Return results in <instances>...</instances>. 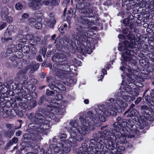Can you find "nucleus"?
Returning a JSON list of instances; mask_svg holds the SVG:
<instances>
[{
  "label": "nucleus",
  "mask_w": 154,
  "mask_h": 154,
  "mask_svg": "<svg viewBox=\"0 0 154 154\" xmlns=\"http://www.w3.org/2000/svg\"><path fill=\"white\" fill-rule=\"evenodd\" d=\"M96 9V8L94 7L88 8V14H89L88 16L89 17H91L95 16Z\"/></svg>",
  "instance_id": "obj_27"
},
{
  "label": "nucleus",
  "mask_w": 154,
  "mask_h": 154,
  "mask_svg": "<svg viewBox=\"0 0 154 154\" xmlns=\"http://www.w3.org/2000/svg\"><path fill=\"white\" fill-rule=\"evenodd\" d=\"M26 39H27V40H30V42L31 43L32 42L34 37L33 35L32 34H29L27 35L26 36Z\"/></svg>",
  "instance_id": "obj_42"
},
{
  "label": "nucleus",
  "mask_w": 154,
  "mask_h": 154,
  "mask_svg": "<svg viewBox=\"0 0 154 154\" xmlns=\"http://www.w3.org/2000/svg\"><path fill=\"white\" fill-rule=\"evenodd\" d=\"M118 95L120 97L122 98L127 102H130L133 100L135 99V97L134 96H130L127 95L125 91H120L118 94Z\"/></svg>",
  "instance_id": "obj_19"
},
{
  "label": "nucleus",
  "mask_w": 154,
  "mask_h": 154,
  "mask_svg": "<svg viewBox=\"0 0 154 154\" xmlns=\"http://www.w3.org/2000/svg\"><path fill=\"white\" fill-rule=\"evenodd\" d=\"M28 20L29 25L32 26L34 25V23L36 21L35 19L33 18H30Z\"/></svg>",
  "instance_id": "obj_40"
},
{
  "label": "nucleus",
  "mask_w": 154,
  "mask_h": 154,
  "mask_svg": "<svg viewBox=\"0 0 154 154\" xmlns=\"http://www.w3.org/2000/svg\"><path fill=\"white\" fill-rule=\"evenodd\" d=\"M30 48L29 46L25 45L22 47V51L24 53H27L30 51Z\"/></svg>",
  "instance_id": "obj_36"
},
{
  "label": "nucleus",
  "mask_w": 154,
  "mask_h": 154,
  "mask_svg": "<svg viewBox=\"0 0 154 154\" xmlns=\"http://www.w3.org/2000/svg\"><path fill=\"white\" fill-rule=\"evenodd\" d=\"M49 148L44 154H57L61 151L62 147H58L55 144H50Z\"/></svg>",
  "instance_id": "obj_16"
},
{
  "label": "nucleus",
  "mask_w": 154,
  "mask_h": 154,
  "mask_svg": "<svg viewBox=\"0 0 154 154\" xmlns=\"http://www.w3.org/2000/svg\"><path fill=\"white\" fill-rule=\"evenodd\" d=\"M29 82L31 84H36L38 83V81L34 79H31L29 80Z\"/></svg>",
  "instance_id": "obj_47"
},
{
  "label": "nucleus",
  "mask_w": 154,
  "mask_h": 154,
  "mask_svg": "<svg viewBox=\"0 0 154 154\" xmlns=\"http://www.w3.org/2000/svg\"><path fill=\"white\" fill-rule=\"evenodd\" d=\"M22 45L21 44H18L16 45L15 47L16 48V52L17 51V50H20L22 48Z\"/></svg>",
  "instance_id": "obj_54"
},
{
  "label": "nucleus",
  "mask_w": 154,
  "mask_h": 154,
  "mask_svg": "<svg viewBox=\"0 0 154 154\" xmlns=\"http://www.w3.org/2000/svg\"><path fill=\"white\" fill-rule=\"evenodd\" d=\"M54 101V100H53L52 102L50 103V105L48 106L47 109L48 111H42V109H39L36 111L35 116H42L43 114L46 116L52 114L63 115V111L59 109L61 108L60 107V104Z\"/></svg>",
  "instance_id": "obj_7"
},
{
  "label": "nucleus",
  "mask_w": 154,
  "mask_h": 154,
  "mask_svg": "<svg viewBox=\"0 0 154 154\" xmlns=\"http://www.w3.org/2000/svg\"><path fill=\"white\" fill-rule=\"evenodd\" d=\"M17 121L19 122L20 124L19 126L16 127V128L19 129L21 127V124H22V121L21 120L18 119L17 120Z\"/></svg>",
  "instance_id": "obj_61"
},
{
  "label": "nucleus",
  "mask_w": 154,
  "mask_h": 154,
  "mask_svg": "<svg viewBox=\"0 0 154 154\" xmlns=\"http://www.w3.org/2000/svg\"><path fill=\"white\" fill-rule=\"evenodd\" d=\"M106 128V126H102L101 128V131L93 134V138L90 140V142L91 143V146L97 147L98 151L101 152V154H106L108 151L109 154H122V152L125 149L124 147L120 146L117 143L116 144L112 141H109L106 143L101 140V139L110 140L111 131L112 129Z\"/></svg>",
  "instance_id": "obj_2"
},
{
  "label": "nucleus",
  "mask_w": 154,
  "mask_h": 154,
  "mask_svg": "<svg viewBox=\"0 0 154 154\" xmlns=\"http://www.w3.org/2000/svg\"><path fill=\"white\" fill-rule=\"evenodd\" d=\"M45 117H49L50 118L53 119V120L56 122H58L60 121V118L57 117H59L60 116H45Z\"/></svg>",
  "instance_id": "obj_43"
},
{
  "label": "nucleus",
  "mask_w": 154,
  "mask_h": 154,
  "mask_svg": "<svg viewBox=\"0 0 154 154\" xmlns=\"http://www.w3.org/2000/svg\"><path fill=\"white\" fill-rule=\"evenodd\" d=\"M6 52L9 54H11L13 52H16L15 45L14 44H12L9 46Z\"/></svg>",
  "instance_id": "obj_29"
},
{
  "label": "nucleus",
  "mask_w": 154,
  "mask_h": 154,
  "mask_svg": "<svg viewBox=\"0 0 154 154\" xmlns=\"http://www.w3.org/2000/svg\"><path fill=\"white\" fill-rule=\"evenodd\" d=\"M47 95H52L54 94V92L51 91H50L48 89H47L46 91Z\"/></svg>",
  "instance_id": "obj_50"
},
{
  "label": "nucleus",
  "mask_w": 154,
  "mask_h": 154,
  "mask_svg": "<svg viewBox=\"0 0 154 154\" xmlns=\"http://www.w3.org/2000/svg\"><path fill=\"white\" fill-rule=\"evenodd\" d=\"M75 133H71L70 137L69 138V143H67L65 145H63L62 147V151L65 154L68 153L71 150V147H75L77 146V141H81L84 138L81 135L77 137Z\"/></svg>",
  "instance_id": "obj_10"
},
{
  "label": "nucleus",
  "mask_w": 154,
  "mask_h": 154,
  "mask_svg": "<svg viewBox=\"0 0 154 154\" xmlns=\"http://www.w3.org/2000/svg\"><path fill=\"white\" fill-rule=\"evenodd\" d=\"M31 50L33 54H35L37 52V51L35 47H32Z\"/></svg>",
  "instance_id": "obj_62"
},
{
  "label": "nucleus",
  "mask_w": 154,
  "mask_h": 154,
  "mask_svg": "<svg viewBox=\"0 0 154 154\" xmlns=\"http://www.w3.org/2000/svg\"><path fill=\"white\" fill-rule=\"evenodd\" d=\"M90 116H80L79 118L80 121L84 125L82 127H79L78 130L79 132L82 131L81 134L85 135L89 132V130H94L96 127H99L102 125V123L99 121L96 122ZM79 134L81 133H79Z\"/></svg>",
  "instance_id": "obj_6"
},
{
  "label": "nucleus",
  "mask_w": 154,
  "mask_h": 154,
  "mask_svg": "<svg viewBox=\"0 0 154 154\" xmlns=\"http://www.w3.org/2000/svg\"><path fill=\"white\" fill-rule=\"evenodd\" d=\"M51 2V4L54 5H58L59 3H60V0H52Z\"/></svg>",
  "instance_id": "obj_48"
},
{
  "label": "nucleus",
  "mask_w": 154,
  "mask_h": 154,
  "mask_svg": "<svg viewBox=\"0 0 154 154\" xmlns=\"http://www.w3.org/2000/svg\"><path fill=\"white\" fill-rule=\"evenodd\" d=\"M34 26L36 29H40L42 28V24L41 23L38 22L36 23Z\"/></svg>",
  "instance_id": "obj_44"
},
{
  "label": "nucleus",
  "mask_w": 154,
  "mask_h": 154,
  "mask_svg": "<svg viewBox=\"0 0 154 154\" xmlns=\"http://www.w3.org/2000/svg\"><path fill=\"white\" fill-rule=\"evenodd\" d=\"M40 38L39 36L35 35L33 37V41L31 44L32 45L35 46L37 44V42L40 41Z\"/></svg>",
  "instance_id": "obj_30"
},
{
  "label": "nucleus",
  "mask_w": 154,
  "mask_h": 154,
  "mask_svg": "<svg viewBox=\"0 0 154 154\" xmlns=\"http://www.w3.org/2000/svg\"><path fill=\"white\" fill-rule=\"evenodd\" d=\"M12 65L14 67H17L18 68L22 66V63L19 59L12 62Z\"/></svg>",
  "instance_id": "obj_28"
},
{
  "label": "nucleus",
  "mask_w": 154,
  "mask_h": 154,
  "mask_svg": "<svg viewBox=\"0 0 154 154\" xmlns=\"http://www.w3.org/2000/svg\"><path fill=\"white\" fill-rule=\"evenodd\" d=\"M16 28V26L13 25L9 26L5 32V35H11L12 33L15 31Z\"/></svg>",
  "instance_id": "obj_24"
},
{
  "label": "nucleus",
  "mask_w": 154,
  "mask_h": 154,
  "mask_svg": "<svg viewBox=\"0 0 154 154\" xmlns=\"http://www.w3.org/2000/svg\"><path fill=\"white\" fill-rule=\"evenodd\" d=\"M144 98L145 100L149 103V105L151 109L153 107L154 108V95L151 94V95H147Z\"/></svg>",
  "instance_id": "obj_20"
},
{
  "label": "nucleus",
  "mask_w": 154,
  "mask_h": 154,
  "mask_svg": "<svg viewBox=\"0 0 154 154\" xmlns=\"http://www.w3.org/2000/svg\"><path fill=\"white\" fill-rule=\"evenodd\" d=\"M37 59L38 61L40 62H42V57L40 55H38L37 56Z\"/></svg>",
  "instance_id": "obj_64"
},
{
  "label": "nucleus",
  "mask_w": 154,
  "mask_h": 154,
  "mask_svg": "<svg viewBox=\"0 0 154 154\" xmlns=\"http://www.w3.org/2000/svg\"><path fill=\"white\" fill-rule=\"evenodd\" d=\"M6 19V20L7 22L9 23H11L13 21V18L10 16L7 17Z\"/></svg>",
  "instance_id": "obj_51"
},
{
  "label": "nucleus",
  "mask_w": 154,
  "mask_h": 154,
  "mask_svg": "<svg viewBox=\"0 0 154 154\" xmlns=\"http://www.w3.org/2000/svg\"><path fill=\"white\" fill-rule=\"evenodd\" d=\"M79 11L82 14H86L87 13L88 14V8H82Z\"/></svg>",
  "instance_id": "obj_52"
},
{
  "label": "nucleus",
  "mask_w": 154,
  "mask_h": 154,
  "mask_svg": "<svg viewBox=\"0 0 154 154\" xmlns=\"http://www.w3.org/2000/svg\"><path fill=\"white\" fill-rule=\"evenodd\" d=\"M135 77L134 78L133 75H131L127 79V81L126 83L125 82H123L122 85H124L123 87V90L125 92L130 94L131 92L132 89L135 88Z\"/></svg>",
  "instance_id": "obj_14"
},
{
  "label": "nucleus",
  "mask_w": 154,
  "mask_h": 154,
  "mask_svg": "<svg viewBox=\"0 0 154 154\" xmlns=\"http://www.w3.org/2000/svg\"><path fill=\"white\" fill-rule=\"evenodd\" d=\"M138 112L136 110L133 109L131 110L130 114L128 115L127 116H137Z\"/></svg>",
  "instance_id": "obj_41"
},
{
  "label": "nucleus",
  "mask_w": 154,
  "mask_h": 154,
  "mask_svg": "<svg viewBox=\"0 0 154 154\" xmlns=\"http://www.w3.org/2000/svg\"><path fill=\"white\" fill-rule=\"evenodd\" d=\"M45 97L44 96H42L38 101V104L40 105L42 104L43 103L44 100H45Z\"/></svg>",
  "instance_id": "obj_49"
},
{
  "label": "nucleus",
  "mask_w": 154,
  "mask_h": 154,
  "mask_svg": "<svg viewBox=\"0 0 154 154\" xmlns=\"http://www.w3.org/2000/svg\"><path fill=\"white\" fill-rule=\"evenodd\" d=\"M70 53L64 52L63 54H58L53 56L52 60L57 62H62L61 63H55L53 66V69L55 74L59 77H64L66 78V82L69 84L73 83L74 80L70 75L69 72L71 70L69 68V62L66 61V57H70Z\"/></svg>",
  "instance_id": "obj_4"
},
{
  "label": "nucleus",
  "mask_w": 154,
  "mask_h": 154,
  "mask_svg": "<svg viewBox=\"0 0 154 154\" xmlns=\"http://www.w3.org/2000/svg\"><path fill=\"white\" fill-rule=\"evenodd\" d=\"M9 14L8 8L7 7H4L2 9L1 15L3 20H5L6 17Z\"/></svg>",
  "instance_id": "obj_23"
},
{
  "label": "nucleus",
  "mask_w": 154,
  "mask_h": 154,
  "mask_svg": "<svg viewBox=\"0 0 154 154\" xmlns=\"http://www.w3.org/2000/svg\"><path fill=\"white\" fill-rule=\"evenodd\" d=\"M130 94L132 96H137L139 94V93L137 91L132 90Z\"/></svg>",
  "instance_id": "obj_46"
},
{
  "label": "nucleus",
  "mask_w": 154,
  "mask_h": 154,
  "mask_svg": "<svg viewBox=\"0 0 154 154\" xmlns=\"http://www.w3.org/2000/svg\"><path fill=\"white\" fill-rule=\"evenodd\" d=\"M128 41L125 43V47L122 46L118 48V49L120 51H123L124 48L127 51L125 52L127 55L134 56L135 53V51L132 50L133 48H140V45H138L139 42H135V37L132 35H130L128 36Z\"/></svg>",
  "instance_id": "obj_8"
},
{
  "label": "nucleus",
  "mask_w": 154,
  "mask_h": 154,
  "mask_svg": "<svg viewBox=\"0 0 154 154\" xmlns=\"http://www.w3.org/2000/svg\"><path fill=\"white\" fill-rule=\"evenodd\" d=\"M27 40L26 39V36H25V37H23L22 38H20L19 39V41L20 42H26L27 41Z\"/></svg>",
  "instance_id": "obj_59"
},
{
  "label": "nucleus",
  "mask_w": 154,
  "mask_h": 154,
  "mask_svg": "<svg viewBox=\"0 0 154 154\" xmlns=\"http://www.w3.org/2000/svg\"><path fill=\"white\" fill-rule=\"evenodd\" d=\"M31 65L32 66H31V69L30 70L31 73L33 72L34 71L36 70L39 67V65L38 64H35L34 63H31Z\"/></svg>",
  "instance_id": "obj_34"
},
{
  "label": "nucleus",
  "mask_w": 154,
  "mask_h": 154,
  "mask_svg": "<svg viewBox=\"0 0 154 154\" xmlns=\"http://www.w3.org/2000/svg\"><path fill=\"white\" fill-rule=\"evenodd\" d=\"M133 118H134L136 123L141 129H143L145 127L148 126V121H153L154 118L152 116H127Z\"/></svg>",
  "instance_id": "obj_11"
},
{
  "label": "nucleus",
  "mask_w": 154,
  "mask_h": 154,
  "mask_svg": "<svg viewBox=\"0 0 154 154\" xmlns=\"http://www.w3.org/2000/svg\"><path fill=\"white\" fill-rule=\"evenodd\" d=\"M27 116L28 119H32L33 122L38 124L44 130H48L50 128V122L45 119L44 116Z\"/></svg>",
  "instance_id": "obj_12"
},
{
  "label": "nucleus",
  "mask_w": 154,
  "mask_h": 154,
  "mask_svg": "<svg viewBox=\"0 0 154 154\" xmlns=\"http://www.w3.org/2000/svg\"><path fill=\"white\" fill-rule=\"evenodd\" d=\"M122 57L121 58V60H123L124 61H128L131 63L134 61V60L131 57H123L122 55Z\"/></svg>",
  "instance_id": "obj_37"
},
{
  "label": "nucleus",
  "mask_w": 154,
  "mask_h": 154,
  "mask_svg": "<svg viewBox=\"0 0 154 154\" xmlns=\"http://www.w3.org/2000/svg\"><path fill=\"white\" fill-rule=\"evenodd\" d=\"M32 66V65H31V64H30L29 65L26 66L24 68L23 70H20V71L18 72L17 73V75L18 76H20L22 75V73H26L29 69H31V66Z\"/></svg>",
  "instance_id": "obj_25"
},
{
  "label": "nucleus",
  "mask_w": 154,
  "mask_h": 154,
  "mask_svg": "<svg viewBox=\"0 0 154 154\" xmlns=\"http://www.w3.org/2000/svg\"><path fill=\"white\" fill-rule=\"evenodd\" d=\"M47 81L49 83V87L52 89L54 91H57V89L59 90L64 91L66 90V88L62 84L53 81L51 77H48L47 78Z\"/></svg>",
  "instance_id": "obj_15"
},
{
  "label": "nucleus",
  "mask_w": 154,
  "mask_h": 154,
  "mask_svg": "<svg viewBox=\"0 0 154 154\" xmlns=\"http://www.w3.org/2000/svg\"><path fill=\"white\" fill-rule=\"evenodd\" d=\"M56 22V20L52 14L50 15L47 23L48 25L51 28H53Z\"/></svg>",
  "instance_id": "obj_22"
},
{
  "label": "nucleus",
  "mask_w": 154,
  "mask_h": 154,
  "mask_svg": "<svg viewBox=\"0 0 154 154\" xmlns=\"http://www.w3.org/2000/svg\"><path fill=\"white\" fill-rule=\"evenodd\" d=\"M7 26V23L5 22L0 23V30L2 29Z\"/></svg>",
  "instance_id": "obj_53"
},
{
  "label": "nucleus",
  "mask_w": 154,
  "mask_h": 154,
  "mask_svg": "<svg viewBox=\"0 0 154 154\" xmlns=\"http://www.w3.org/2000/svg\"><path fill=\"white\" fill-rule=\"evenodd\" d=\"M108 102L105 104L99 105L98 108L87 112L88 116H116V111L119 109H122L128 106V104L122 100H116L113 98H110Z\"/></svg>",
  "instance_id": "obj_5"
},
{
  "label": "nucleus",
  "mask_w": 154,
  "mask_h": 154,
  "mask_svg": "<svg viewBox=\"0 0 154 154\" xmlns=\"http://www.w3.org/2000/svg\"><path fill=\"white\" fill-rule=\"evenodd\" d=\"M32 66V65H31V64H30L29 65L26 66L24 68L23 70H20V71L18 72L17 73V75L18 76H20L22 75V73H26L29 69H31V66Z\"/></svg>",
  "instance_id": "obj_26"
},
{
  "label": "nucleus",
  "mask_w": 154,
  "mask_h": 154,
  "mask_svg": "<svg viewBox=\"0 0 154 154\" xmlns=\"http://www.w3.org/2000/svg\"><path fill=\"white\" fill-rule=\"evenodd\" d=\"M66 137V134L64 133H62L59 135V137L60 139L65 138Z\"/></svg>",
  "instance_id": "obj_56"
},
{
  "label": "nucleus",
  "mask_w": 154,
  "mask_h": 154,
  "mask_svg": "<svg viewBox=\"0 0 154 154\" xmlns=\"http://www.w3.org/2000/svg\"><path fill=\"white\" fill-rule=\"evenodd\" d=\"M22 132L20 130H18L15 134V135L17 136H19L21 134Z\"/></svg>",
  "instance_id": "obj_63"
},
{
  "label": "nucleus",
  "mask_w": 154,
  "mask_h": 154,
  "mask_svg": "<svg viewBox=\"0 0 154 154\" xmlns=\"http://www.w3.org/2000/svg\"><path fill=\"white\" fill-rule=\"evenodd\" d=\"M37 140V137L35 134H31L30 135L27 134H24L20 144L21 146L20 150L22 151L25 150L26 147L33 148L35 147L34 142Z\"/></svg>",
  "instance_id": "obj_9"
},
{
  "label": "nucleus",
  "mask_w": 154,
  "mask_h": 154,
  "mask_svg": "<svg viewBox=\"0 0 154 154\" xmlns=\"http://www.w3.org/2000/svg\"><path fill=\"white\" fill-rule=\"evenodd\" d=\"M21 17L23 19H26L29 18V15L27 13H24L22 15Z\"/></svg>",
  "instance_id": "obj_57"
},
{
  "label": "nucleus",
  "mask_w": 154,
  "mask_h": 154,
  "mask_svg": "<svg viewBox=\"0 0 154 154\" xmlns=\"http://www.w3.org/2000/svg\"><path fill=\"white\" fill-rule=\"evenodd\" d=\"M14 133V131L12 130H8L6 132V137L8 138H10L13 135Z\"/></svg>",
  "instance_id": "obj_35"
},
{
  "label": "nucleus",
  "mask_w": 154,
  "mask_h": 154,
  "mask_svg": "<svg viewBox=\"0 0 154 154\" xmlns=\"http://www.w3.org/2000/svg\"><path fill=\"white\" fill-rule=\"evenodd\" d=\"M139 62L140 65L143 67L146 68L149 66L148 62L145 60H139Z\"/></svg>",
  "instance_id": "obj_31"
},
{
  "label": "nucleus",
  "mask_w": 154,
  "mask_h": 154,
  "mask_svg": "<svg viewBox=\"0 0 154 154\" xmlns=\"http://www.w3.org/2000/svg\"><path fill=\"white\" fill-rule=\"evenodd\" d=\"M22 75L21 79H20V82L18 83L17 85L18 86L21 85L20 87L22 88L24 87V86L28 84V82L27 81L28 77L27 76L25 75H23L22 74L21 75Z\"/></svg>",
  "instance_id": "obj_21"
},
{
  "label": "nucleus",
  "mask_w": 154,
  "mask_h": 154,
  "mask_svg": "<svg viewBox=\"0 0 154 154\" xmlns=\"http://www.w3.org/2000/svg\"><path fill=\"white\" fill-rule=\"evenodd\" d=\"M131 20L129 18H128L123 20V23L124 24V25L125 26H127L128 25H129V24L131 23Z\"/></svg>",
  "instance_id": "obj_38"
},
{
  "label": "nucleus",
  "mask_w": 154,
  "mask_h": 154,
  "mask_svg": "<svg viewBox=\"0 0 154 154\" xmlns=\"http://www.w3.org/2000/svg\"><path fill=\"white\" fill-rule=\"evenodd\" d=\"M23 7V5L21 3L19 2L16 3L15 6V8L17 10L21 9Z\"/></svg>",
  "instance_id": "obj_45"
},
{
  "label": "nucleus",
  "mask_w": 154,
  "mask_h": 154,
  "mask_svg": "<svg viewBox=\"0 0 154 154\" xmlns=\"http://www.w3.org/2000/svg\"><path fill=\"white\" fill-rule=\"evenodd\" d=\"M12 40V38L11 37H8V38H2V42H5L6 41H9V40Z\"/></svg>",
  "instance_id": "obj_55"
},
{
  "label": "nucleus",
  "mask_w": 154,
  "mask_h": 154,
  "mask_svg": "<svg viewBox=\"0 0 154 154\" xmlns=\"http://www.w3.org/2000/svg\"><path fill=\"white\" fill-rule=\"evenodd\" d=\"M28 5L34 10H38L42 7L41 0H29Z\"/></svg>",
  "instance_id": "obj_17"
},
{
  "label": "nucleus",
  "mask_w": 154,
  "mask_h": 154,
  "mask_svg": "<svg viewBox=\"0 0 154 154\" xmlns=\"http://www.w3.org/2000/svg\"><path fill=\"white\" fill-rule=\"evenodd\" d=\"M91 23L86 17L81 16L77 19L75 32L72 35L73 39L71 45H78V50L82 54L85 52L90 54L92 52L90 42L91 38L87 32L91 29Z\"/></svg>",
  "instance_id": "obj_1"
},
{
  "label": "nucleus",
  "mask_w": 154,
  "mask_h": 154,
  "mask_svg": "<svg viewBox=\"0 0 154 154\" xmlns=\"http://www.w3.org/2000/svg\"><path fill=\"white\" fill-rule=\"evenodd\" d=\"M91 143L89 144V147H88L87 144L85 143H82V146L79 148V151L82 153V154H89V153L93 154H101V152L97 149L95 147H92L91 146Z\"/></svg>",
  "instance_id": "obj_13"
},
{
  "label": "nucleus",
  "mask_w": 154,
  "mask_h": 154,
  "mask_svg": "<svg viewBox=\"0 0 154 154\" xmlns=\"http://www.w3.org/2000/svg\"><path fill=\"white\" fill-rule=\"evenodd\" d=\"M70 125L72 126L74 128V129H73L74 131H73L72 129V131L71 132L70 134H71V133H75L76 134H77V137H79V136L81 135L82 137L83 136L85 135H82V134L81 133L80 134V133H81L82 131H81L80 132H79L78 130V129L79 128V127H82L83 126L85 125V124H83V125L82 126H78V127H77V126L78 125V124L76 123V122L75 121H71L70 122Z\"/></svg>",
  "instance_id": "obj_18"
},
{
  "label": "nucleus",
  "mask_w": 154,
  "mask_h": 154,
  "mask_svg": "<svg viewBox=\"0 0 154 154\" xmlns=\"http://www.w3.org/2000/svg\"><path fill=\"white\" fill-rule=\"evenodd\" d=\"M142 100L141 97H139L137 98V100L134 101V103L135 104H138Z\"/></svg>",
  "instance_id": "obj_58"
},
{
  "label": "nucleus",
  "mask_w": 154,
  "mask_h": 154,
  "mask_svg": "<svg viewBox=\"0 0 154 154\" xmlns=\"http://www.w3.org/2000/svg\"><path fill=\"white\" fill-rule=\"evenodd\" d=\"M18 141V139L17 137H14L12 140V141H9L8 143V144H9L10 145H11L13 144V143H17Z\"/></svg>",
  "instance_id": "obj_39"
},
{
  "label": "nucleus",
  "mask_w": 154,
  "mask_h": 154,
  "mask_svg": "<svg viewBox=\"0 0 154 154\" xmlns=\"http://www.w3.org/2000/svg\"><path fill=\"white\" fill-rule=\"evenodd\" d=\"M148 107L145 105H144L141 106V112L144 116H145V115H147V112L148 110Z\"/></svg>",
  "instance_id": "obj_32"
},
{
  "label": "nucleus",
  "mask_w": 154,
  "mask_h": 154,
  "mask_svg": "<svg viewBox=\"0 0 154 154\" xmlns=\"http://www.w3.org/2000/svg\"><path fill=\"white\" fill-rule=\"evenodd\" d=\"M94 119L95 118L98 119V120L102 122H104L106 120V118L105 117L106 116H90ZM108 117L109 116H106Z\"/></svg>",
  "instance_id": "obj_33"
},
{
  "label": "nucleus",
  "mask_w": 154,
  "mask_h": 154,
  "mask_svg": "<svg viewBox=\"0 0 154 154\" xmlns=\"http://www.w3.org/2000/svg\"><path fill=\"white\" fill-rule=\"evenodd\" d=\"M113 126V129L111 128L112 131H111L109 137L110 141L114 142V141L118 139L121 143H126L127 142V138H133L135 135H140L138 127L133 124L132 120L127 121L124 119L121 123L115 122Z\"/></svg>",
  "instance_id": "obj_3"
},
{
  "label": "nucleus",
  "mask_w": 154,
  "mask_h": 154,
  "mask_svg": "<svg viewBox=\"0 0 154 154\" xmlns=\"http://www.w3.org/2000/svg\"><path fill=\"white\" fill-rule=\"evenodd\" d=\"M42 55L43 56V57H45V55L46 53V49L45 48H42Z\"/></svg>",
  "instance_id": "obj_60"
}]
</instances>
